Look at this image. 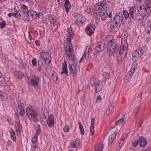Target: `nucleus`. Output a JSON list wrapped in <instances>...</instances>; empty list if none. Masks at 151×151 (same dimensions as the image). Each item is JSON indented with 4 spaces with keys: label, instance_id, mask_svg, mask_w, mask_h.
Segmentation results:
<instances>
[{
    "label": "nucleus",
    "instance_id": "f03ea898",
    "mask_svg": "<svg viewBox=\"0 0 151 151\" xmlns=\"http://www.w3.org/2000/svg\"><path fill=\"white\" fill-rule=\"evenodd\" d=\"M26 113L29 119L32 122H37L40 119L41 116L36 111L34 110L31 106H28L26 109Z\"/></svg>",
    "mask_w": 151,
    "mask_h": 151
},
{
    "label": "nucleus",
    "instance_id": "c03bdc74",
    "mask_svg": "<svg viewBox=\"0 0 151 151\" xmlns=\"http://www.w3.org/2000/svg\"><path fill=\"white\" fill-rule=\"evenodd\" d=\"M146 8L147 9L151 8V1L150 0H146L145 1Z\"/></svg>",
    "mask_w": 151,
    "mask_h": 151
},
{
    "label": "nucleus",
    "instance_id": "ea45409f",
    "mask_svg": "<svg viewBox=\"0 0 151 151\" xmlns=\"http://www.w3.org/2000/svg\"><path fill=\"white\" fill-rule=\"evenodd\" d=\"M48 19L52 23L54 24L56 22V19L53 15H50L48 17Z\"/></svg>",
    "mask_w": 151,
    "mask_h": 151
},
{
    "label": "nucleus",
    "instance_id": "3c124183",
    "mask_svg": "<svg viewBox=\"0 0 151 151\" xmlns=\"http://www.w3.org/2000/svg\"><path fill=\"white\" fill-rule=\"evenodd\" d=\"M65 47L73 48L71 42H65L64 45Z\"/></svg>",
    "mask_w": 151,
    "mask_h": 151
},
{
    "label": "nucleus",
    "instance_id": "e433bc0d",
    "mask_svg": "<svg viewBox=\"0 0 151 151\" xmlns=\"http://www.w3.org/2000/svg\"><path fill=\"white\" fill-rule=\"evenodd\" d=\"M96 78L94 77H92L91 78L90 83L91 85L94 86L96 85Z\"/></svg>",
    "mask_w": 151,
    "mask_h": 151
},
{
    "label": "nucleus",
    "instance_id": "c9c22d12",
    "mask_svg": "<svg viewBox=\"0 0 151 151\" xmlns=\"http://www.w3.org/2000/svg\"><path fill=\"white\" fill-rule=\"evenodd\" d=\"M89 53L88 52H84L83 55L84 56V58H85V61L86 62H89L90 61L91 59L89 56Z\"/></svg>",
    "mask_w": 151,
    "mask_h": 151
},
{
    "label": "nucleus",
    "instance_id": "603ef678",
    "mask_svg": "<svg viewBox=\"0 0 151 151\" xmlns=\"http://www.w3.org/2000/svg\"><path fill=\"white\" fill-rule=\"evenodd\" d=\"M70 70L71 73L73 74V76H75L76 74V69L73 70L72 67H70Z\"/></svg>",
    "mask_w": 151,
    "mask_h": 151
},
{
    "label": "nucleus",
    "instance_id": "2eb2a0df",
    "mask_svg": "<svg viewBox=\"0 0 151 151\" xmlns=\"http://www.w3.org/2000/svg\"><path fill=\"white\" fill-rule=\"evenodd\" d=\"M104 46L103 44L98 45L95 49V52L97 54L99 53L105 49Z\"/></svg>",
    "mask_w": 151,
    "mask_h": 151
},
{
    "label": "nucleus",
    "instance_id": "f257e3e1",
    "mask_svg": "<svg viewBox=\"0 0 151 151\" xmlns=\"http://www.w3.org/2000/svg\"><path fill=\"white\" fill-rule=\"evenodd\" d=\"M107 40L109 42L108 45V54L110 56H112L116 49L117 43L115 40L113 39V37L111 35L107 37Z\"/></svg>",
    "mask_w": 151,
    "mask_h": 151
},
{
    "label": "nucleus",
    "instance_id": "4d7b16f0",
    "mask_svg": "<svg viewBox=\"0 0 151 151\" xmlns=\"http://www.w3.org/2000/svg\"><path fill=\"white\" fill-rule=\"evenodd\" d=\"M12 10H14L15 11V13H14V12L11 13L12 15L16 16L18 12L17 11V9L16 8H13L12 9Z\"/></svg>",
    "mask_w": 151,
    "mask_h": 151
},
{
    "label": "nucleus",
    "instance_id": "a878e982",
    "mask_svg": "<svg viewBox=\"0 0 151 151\" xmlns=\"http://www.w3.org/2000/svg\"><path fill=\"white\" fill-rule=\"evenodd\" d=\"M9 133L10 137L12 141L15 142L16 141V137L14 132L12 129H11L9 131Z\"/></svg>",
    "mask_w": 151,
    "mask_h": 151
},
{
    "label": "nucleus",
    "instance_id": "5fc2aeb1",
    "mask_svg": "<svg viewBox=\"0 0 151 151\" xmlns=\"http://www.w3.org/2000/svg\"><path fill=\"white\" fill-rule=\"evenodd\" d=\"M138 142H139L138 139L134 140L133 143V146L134 147H136L137 146Z\"/></svg>",
    "mask_w": 151,
    "mask_h": 151
},
{
    "label": "nucleus",
    "instance_id": "2f4dec72",
    "mask_svg": "<svg viewBox=\"0 0 151 151\" xmlns=\"http://www.w3.org/2000/svg\"><path fill=\"white\" fill-rule=\"evenodd\" d=\"M127 56L122 54H119L117 57V60L118 62H122L126 58Z\"/></svg>",
    "mask_w": 151,
    "mask_h": 151
},
{
    "label": "nucleus",
    "instance_id": "f3484780",
    "mask_svg": "<svg viewBox=\"0 0 151 151\" xmlns=\"http://www.w3.org/2000/svg\"><path fill=\"white\" fill-rule=\"evenodd\" d=\"M95 25H92L86 28V32L88 35L90 36L93 34L95 30Z\"/></svg>",
    "mask_w": 151,
    "mask_h": 151
},
{
    "label": "nucleus",
    "instance_id": "a18cd8bd",
    "mask_svg": "<svg viewBox=\"0 0 151 151\" xmlns=\"http://www.w3.org/2000/svg\"><path fill=\"white\" fill-rule=\"evenodd\" d=\"M21 9L23 10V12L24 13H27L28 9L26 5H22L21 7Z\"/></svg>",
    "mask_w": 151,
    "mask_h": 151
},
{
    "label": "nucleus",
    "instance_id": "f704fd0d",
    "mask_svg": "<svg viewBox=\"0 0 151 151\" xmlns=\"http://www.w3.org/2000/svg\"><path fill=\"white\" fill-rule=\"evenodd\" d=\"M147 29L146 31L147 33L148 34L151 32V21L149 22L146 26Z\"/></svg>",
    "mask_w": 151,
    "mask_h": 151
},
{
    "label": "nucleus",
    "instance_id": "58836bf2",
    "mask_svg": "<svg viewBox=\"0 0 151 151\" xmlns=\"http://www.w3.org/2000/svg\"><path fill=\"white\" fill-rule=\"evenodd\" d=\"M78 124L79 127V129L81 132V135H83L84 134V130L81 123L80 122H78Z\"/></svg>",
    "mask_w": 151,
    "mask_h": 151
},
{
    "label": "nucleus",
    "instance_id": "5701e85b",
    "mask_svg": "<svg viewBox=\"0 0 151 151\" xmlns=\"http://www.w3.org/2000/svg\"><path fill=\"white\" fill-rule=\"evenodd\" d=\"M27 14L29 17L33 19H35L37 17V13L33 10H31L27 12Z\"/></svg>",
    "mask_w": 151,
    "mask_h": 151
},
{
    "label": "nucleus",
    "instance_id": "ddd939ff",
    "mask_svg": "<svg viewBox=\"0 0 151 151\" xmlns=\"http://www.w3.org/2000/svg\"><path fill=\"white\" fill-rule=\"evenodd\" d=\"M18 103V107L20 110L19 114L22 116H23L25 114V111L24 110V104L21 102L20 101H17Z\"/></svg>",
    "mask_w": 151,
    "mask_h": 151
},
{
    "label": "nucleus",
    "instance_id": "6e6552de",
    "mask_svg": "<svg viewBox=\"0 0 151 151\" xmlns=\"http://www.w3.org/2000/svg\"><path fill=\"white\" fill-rule=\"evenodd\" d=\"M41 57L46 63H50L51 61L50 55L46 52H42L41 54Z\"/></svg>",
    "mask_w": 151,
    "mask_h": 151
},
{
    "label": "nucleus",
    "instance_id": "4be33fe9",
    "mask_svg": "<svg viewBox=\"0 0 151 151\" xmlns=\"http://www.w3.org/2000/svg\"><path fill=\"white\" fill-rule=\"evenodd\" d=\"M48 125L49 127H52L54 124V118L50 115L47 120Z\"/></svg>",
    "mask_w": 151,
    "mask_h": 151
},
{
    "label": "nucleus",
    "instance_id": "412c9836",
    "mask_svg": "<svg viewBox=\"0 0 151 151\" xmlns=\"http://www.w3.org/2000/svg\"><path fill=\"white\" fill-rule=\"evenodd\" d=\"M15 128L16 131L17 132H20L22 130V126L20 124L19 120H17L15 122Z\"/></svg>",
    "mask_w": 151,
    "mask_h": 151
},
{
    "label": "nucleus",
    "instance_id": "6e6d98bb",
    "mask_svg": "<svg viewBox=\"0 0 151 151\" xmlns=\"http://www.w3.org/2000/svg\"><path fill=\"white\" fill-rule=\"evenodd\" d=\"M85 11L88 13H90L92 12V10L89 7H87L85 9Z\"/></svg>",
    "mask_w": 151,
    "mask_h": 151
},
{
    "label": "nucleus",
    "instance_id": "a211bd4d",
    "mask_svg": "<svg viewBox=\"0 0 151 151\" xmlns=\"http://www.w3.org/2000/svg\"><path fill=\"white\" fill-rule=\"evenodd\" d=\"M14 77L17 79H21L24 76V74L20 71H14Z\"/></svg>",
    "mask_w": 151,
    "mask_h": 151
},
{
    "label": "nucleus",
    "instance_id": "052dcab7",
    "mask_svg": "<svg viewBox=\"0 0 151 151\" xmlns=\"http://www.w3.org/2000/svg\"><path fill=\"white\" fill-rule=\"evenodd\" d=\"M32 65L33 66H36L37 65L36 59L35 58H34L32 60Z\"/></svg>",
    "mask_w": 151,
    "mask_h": 151
},
{
    "label": "nucleus",
    "instance_id": "49530a36",
    "mask_svg": "<svg viewBox=\"0 0 151 151\" xmlns=\"http://www.w3.org/2000/svg\"><path fill=\"white\" fill-rule=\"evenodd\" d=\"M122 146V144H121V142H119L117 144V146L115 150L116 151H119Z\"/></svg>",
    "mask_w": 151,
    "mask_h": 151
},
{
    "label": "nucleus",
    "instance_id": "6ab92c4d",
    "mask_svg": "<svg viewBox=\"0 0 151 151\" xmlns=\"http://www.w3.org/2000/svg\"><path fill=\"white\" fill-rule=\"evenodd\" d=\"M139 142L141 147H145L147 144L146 139L143 137H139L138 139Z\"/></svg>",
    "mask_w": 151,
    "mask_h": 151
},
{
    "label": "nucleus",
    "instance_id": "7c9ffc66",
    "mask_svg": "<svg viewBox=\"0 0 151 151\" xmlns=\"http://www.w3.org/2000/svg\"><path fill=\"white\" fill-rule=\"evenodd\" d=\"M128 36V34L126 31H123L122 35V40H121V43H123V41H124L126 43H127V40Z\"/></svg>",
    "mask_w": 151,
    "mask_h": 151
},
{
    "label": "nucleus",
    "instance_id": "1a4fd4ad",
    "mask_svg": "<svg viewBox=\"0 0 151 151\" xmlns=\"http://www.w3.org/2000/svg\"><path fill=\"white\" fill-rule=\"evenodd\" d=\"M75 23L76 25L80 26L83 24V20L82 15L77 14L75 15Z\"/></svg>",
    "mask_w": 151,
    "mask_h": 151
},
{
    "label": "nucleus",
    "instance_id": "cd10ccee",
    "mask_svg": "<svg viewBox=\"0 0 151 151\" xmlns=\"http://www.w3.org/2000/svg\"><path fill=\"white\" fill-rule=\"evenodd\" d=\"M101 12V18L102 20H105L108 16L107 11H99L98 12L99 14V12Z\"/></svg>",
    "mask_w": 151,
    "mask_h": 151
},
{
    "label": "nucleus",
    "instance_id": "a19ab883",
    "mask_svg": "<svg viewBox=\"0 0 151 151\" xmlns=\"http://www.w3.org/2000/svg\"><path fill=\"white\" fill-rule=\"evenodd\" d=\"M111 77L110 73H105L103 75V78L105 80L109 79Z\"/></svg>",
    "mask_w": 151,
    "mask_h": 151
},
{
    "label": "nucleus",
    "instance_id": "4468645a",
    "mask_svg": "<svg viewBox=\"0 0 151 151\" xmlns=\"http://www.w3.org/2000/svg\"><path fill=\"white\" fill-rule=\"evenodd\" d=\"M122 14L121 12H119L116 14L114 16V20L115 21L114 22L116 23H120V21L122 19Z\"/></svg>",
    "mask_w": 151,
    "mask_h": 151
},
{
    "label": "nucleus",
    "instance_id": "09e8293b",
    "mask_svg": "<svg viewBox=\"0 0 151 151\" xmlns=\"http://www.w3.org/2000/svg\"><path fill=\"white\" fill-rule=\"evenodd\" d=\"M63 130L65 132H68L70 131V127L68 124L65 125L63 128Z\"/></svg>",
    "mask_w": 151,
    "mask_h": 151
},
{
    "label": "nucleus",
    "instance_id": "c85d7f7f",
    "mask_svg": "<svg viewBox=\"0 0 151 151\" xmlns=\"http://www.w3.org/2000/svg\"><path fill=\"white\" fill-rule=\"evenodd\" d=\"M65 2L64 4L65 9L67 13L69 12V9L71 8L70 4L69 1V0H65Z\"/></svg>",
    "mask_w": 151,
    "mask_h": 151
},
{
    "label": "nucleus",
    "instance_id": "423d86ee",
    "mask_svg": "<svg viewBox=\"0 0 151 151\" xmlns=\"http://www.w3.org/2000/svg\"><path fill=\"white\" fill-rule=\"evenodd\" d=\"M39 81V79L37 77L34 75H32L28 78V83L29 85L34 86L38 85Z\"/></svg>",
    "mask_w": 151,
    "mask_h": 151
},
{
    "label": "nucleus",
    "instance_id": "338daca9",
    "mask_svg": "<svg viewBox=\"0 0 151 151\" xmlns=\"http://www.w3.org/2000/svg\"><path fill=\"white\" fill-rule=\"evenodd\" d=\"M7 121L9 123L10 125H12L13 124L12 122H11V119H10L7 118Z\"/></svg>",
    "mask_w": 151,
    "mask_h": 151
},
{
    "label": "nucleus",
    "instance_id": "7ed1b4c3",
    "mask_svg": "<svg viewBox=\"0 0 151 151\" xmlns=\"http://www.w3.org/2000/svg\"><path fill=\"white\" fill-rule=\"evenodd\" d=\"M109 7L106 1L104 0H99V2L97 3L94 8L95 12L98 11H107Z\"/></svg>",
    "mask_w": 151,
    "mask_h": 151
},
{
    "label": "nucleus",
    "instance_id": "393cba45",
    "mask_svg": "<svg viewBox=\"0 0 151 151\" xmlns=\"http://www.w3.org/2000/svg\"><path fill=\"white\" fill-rule=\"evenodd\" d=\"M95 124V118H92L91 119V125L90 127V133L92 135L94 134L95 132L94 125Z\"/></svg>",
    "mask_w": 151,
    "mask_h": 151
},
{
    "label": "nucleus",
    "instance_id": "0eeeda50",
    "mask_svg": "<svg viewBox=\"0 0 151 151\" xmlns=\"http://www.w3.org/2000/svg\"><path fill=\"white\" fill-rule=\"evenodd\" d=\"M123 43H121L120 50L119 52V54H122L124 55L127 56L128 50L127 44V43H126L124 41H123Z\"/></svg>",
    "mask_w": 151,
    "mask_h": 151
},
{
    "label": "nucleus",
    "instance_id": "9d476101",
    "mask_svg": "<svg viewBox=\"0 0 151 151\" xmlns=\"http://www.w3.org/2000/svg\"><path fill=\"white\" fill-rule=\"evenodd\" d=\"M139 14L142 17H144L146 14L147 10L146 6L144 5H140L138 8Z\"/></svg>",
    "mask_w": 151,
    "mask_h": 151
},
{
    "label": "nucleus",
    "instance_id": "dca6fc26",
    "mask_svg": "<svg viewBox=\"0 0 151 151\" xmlns=\"http://www.w3.org/2000/svg\"><path fill=\"white\" fill-rule=\"evenodd\" d=\"M118 130L117 127L116 126H113L108 132L109 135L114 136H116L118 133Z\"/></svg>",
    "mask_w": 151,
    "mask_h": 151
},
{
    "label": "nucleus",
    "instance_id": "13d9d810",
    "mask_svg": "<svg viewBox=\"0 0 151 151\" xmlns=\"http://www.w3.org/2000/svg\"><path fill=\"white\" fill-rule=\"evenodd\" d=\"M68 38L66 40V41L65 42H71V38H72V36L70 35H69L68 36Z\"/></svg>",
    "mask_w": 151,
    "mask_h": 151
},
{
    "label": "nucleus",
    "instance_id": "9b49d317",
    "mask_svg": "<svg viewBox=\"0 0 151 151\" xmlns=\"http://www.w3.org/2000/svg\"><path fill=\"white\" fill-rule=\"evenodd\" d=\"M120 25V23H116L115 22H112L111 24L110 30L112 32H115L119 29Z\"/></svg>",
    "mask_w": 151,
    "mask_h": 151
},
{
    "label": "nucleus",
    "instance_id": "79ce46f5",
    "mask_svg": "<svg viewBox=\"0 0 151 151\" xmlns=\"http://www.w3.org/2000/svg\"><path fill=\"white\" fill-rule=\"evenodd\" d=\"M103 149V145L101 144L94 149V151H102Z\"/></svg>",
    "mask_w": 151,
    "mask_h": 151
},
{
    "label": "nucleus",
    "instance_id": "c756f323",
    "mask_svg": "<svg viewBox=\"0 0 151 151\" xmlns=\"http://www.w3.org/2000/svg\"><path fill=\"white\" fill-rule=\"evenodd\" d=\"M79 145V140L78 139H76L71 143V147L72 148L77 147Z\"/></svg>",
    "mask_w": 151,
    "mask_h": 151
},
{
    "label": "nucleus",
    "instance_id": "72a5a7b5",
    "mask_svg": "<svg viewBox=\"0 0 151 151\" xmlns=\"http://www.w3.org/2000/svg\"><path fill=\"white\" fill-rule=\"evenodd\" d=\"M72 52H70L69 53H67L66 54V55H67V57L68 58V59L69 60L74 61L75 60V56L73 54H72Z\"/></svg>",
    "mask_w": 151,
    "mask_h": 151
},
{
    "label": "nucleus",
    "instance_id": "aec40b11",
    "mask_svg": "<svg viewBox=\"0 0 151 151\" xmlns=\"http://www.w3.org/2000/svg\"><path fill=\"white\" fill-rule=\"evenodd\" d=\"M136 10L135 6L130 7L129 9V19H133L134 17V11Z\"/></svg>",
    "mask_w": 151,
    "mask_h": 151
},
{
    "label": "nucleus",
    "instance_id": "20e7f679",
    "mask_svg": "<svg viewBox=\"0 0 151 151\" xmlns=\"http://www.w3.org/2000/svg\"><path fill=\"white\" fill-rule=\"evenodd\" d=\"M147 47L146 46H143L138 50L133 52L132 56L135 61L137 60L147 50Z\"/></svg>",
    "mask_w": 151,
    "mask_h": 151
},
{
    "label": "nucleus",
    "instance_id": "bb28decb",
    "mask_svg": "<svg viewBox=\"0 0 151 151\" xmlns=\"http://www.w3.org/2000/svg\"><path fill=\"white\" fill-rule=\"evenodd\" d=\"M96 92L100 91L102 88V83L101 81H98L96 84Z\"/></svg>",
    "mask_w": 151,
    "mask_h": 151
},
{
    "label": "nucleus",
    "instance_id": "0e129e2a",
    "mask_svg": "<svg viewBox=\"0 0 151 151\" xmlns=\"http://www.w3.org/2000/svg\"><path fill=\"white\" fill-rule=\"evenodd\" d=\"M37 17L39 18H41L42 17L43 14L42 12H39L38 14L37 13Z\"/></svg>",
    "mask_w": 151,
    "mask_h": 151
},
{
    "label": "nucleus",
    "instance_id": "473e14b6",
    "mask_svg": "<svg viewBox=\"0 0 151 151\" xmlns=\"http://www.w3.org/2000/svg\"><path fill=\"white\" fill-rule=\"evenodd\" d=\"M37 137L35 136L33 137L32 139V142L33 145V147L35 149L37 146Z\"/></svg>",
    "mask_w": 151,
    "mask_h": 151
},
{
    "label": "nucleus",
    "instance_id": "4c0bfd02",
    "mask_svg": "<svg viewBox=\"0 0 151 151\" xmlns=\"http://www.w3.org/2000/svg\"><path fill=\"white\" fill-rule=\"evenodd\" d=\"M116 136H115V135L114 136H111L109 135V137L108 138V145L109 146L110 145H111L113 140H114L115 137Z\"/></svg>",
    "mask_w": 151,
    "mask_h": 151
},
{
    "label": "nucleus",
    "instance_id": "39448f33",
    "mask_svg": "<svg viewBox=\"0 0 151 151\" xmlns=\"http://www.w3.org/2000/svg\"><path fill=\"white\" fill-rule=\"evenodd\" d=\"M135 69L136 67L135 65H132L130 70L124 78V81L125 83H126L130 81Z\"/></svg>",
    "mask_w": 151,
    "mask_h": 151
},
{
    "label": "nucleus",
    "instance_id": "f8f14e48",
    "mask_svg": "<svg viewBox=\"0 0 151 151\" xmlns=\"http://www.w3.org/2000/svg\"><path fill=\"white\" fill-rule=\"evenodd\" d=\"M2 74L0 75V85L3 86L9 87L10 84V82L9 80L6 81L4 77H2Z\"/></svg>",
    "mask_w": 151,
    "mask_h": 151
},
{
    "label": "nucleus",
    "instance_id": "b1692460",
    "mask_svg": "<svg viewBox=\"0 0 151 151\" xmlns=\"http://www.w3.org/2000/svg\"><path fill=\"white\" fill-rule=\"evenodd\" d=\"M65 73L66 76H68V72L67 68V63L66 61H64L63 64V72L62 74Z\"/></svg>",
    "mask_w": 151,
    "mask_h": 151
},
{
    "label": "nucleus",
    "instance_id": "69168bd1",
    "mask_svg": "<svg viewBox=\"0 0 151 151\" xmlns=\"http://www.w3.org/2000/svg\"><path fill=\"white\" fill-rule=\"evenodd\" d=\"M7 145H8L13 146V143L11 141H8L7 142Z\"/></svg>",
    "mask_w": 151,
    "mask_h": 151
},
{
    "label": "nucleus",
    "instance_id": "e2e57ef3",
    "mask_svg": "<svg viewBox=\"0 0 151 151\" xmlns=\"http://www.w3.org/2000/svg\"><path fill=\"white\" fill-rule=\"evenodd\" d=\"M5 22L4 21L1 23L0 27L1 28H3L5 26Z\"/></svg>",
    "mask_w": 151,
    "mask_h": 151
},
{
    "label": "nucleus",
    "instance_id": "de8ad7c7",
    "mask_svg": "<svg viewBox=\"0 0 151 151\" xmlns=\"http://www.w3.org/2000/svg\"><path fill=\"white\" fill-rule=\"evenodd\" d=\"M123 14L125 19H127L128 17L129 18V15L128 12L125 10H123Z\"/></svg>",
    "mask_w": 151,
    "mask_h": 151
},
{
    "label": "nucleus",
    "instance_id": "774afa93",
    "mask_svg": "<svg viewBox=\"0 0 151 151\" xmlns=\"http://www.w3.org/2000/svg\"><path fill=\"white\" fill-rule=\"evenodd\" d=\"M35 43L36 45L38 46H39L40 45V42L37 40L35 41Z\"/></svg>",
    "mask_w": 151,
    "mask_h": 151
},
{
    "label": "nucleus",
    "instance_id": "864d4df0",
    "mask_svg": "<svg viewBox=\"0 0 151 151\" xmlns=\"http://www.w3.org/2000/svg\"><path fill=\"white\" fill-rule=\"evenodd\" d=\"M68 32L70 35L72 36L74 32L72 29L71 26H70V28L68 29Z\"/></svg>",
    "mask_w": 151,
    "mask_h": 151
},
{
    "label": "nucleus",
    "instance_id": "8fccbe9b",
    "mask_svg": "<svg viewBox=\"0 0 151 151\" xmlns=\"http://www.w3.org/2000/svg\"><path fill=\"white\" fill-rule=\"evenodd\" d=\"M41 133V129L40 128H37L36 130L34 136L37 137Z\"/></svg>",
    "mask_w": 151,
    "mask_h": 151
},
{
    "label": "nucleus",
    "instance_id": "680f3d73",
    "mask_svg": "<svg viewBox=\"0 0 151 151\" xmlns=\"http://www.w3.org/2000/svg\"><path fill=\"white\" fill-rule=\"evenodd\" d=\"M102 100V98L100 96H99L96 99V102L97 103L100 102Z\"/></svg>",
    "mask_w": 151,
    "mask_h": 151
},
{
    "label": "nucleus",
    "instance_id": "bf43d9fd",
    "mask_svg": "<svg viewBox=\"0 0 151 151\" xmlns=\"http://www.w3.org/2000/svg\"><path fill=\"white\" fill-rule=\"evenodd\" d=\"M65 50L68 52H72V51H73V48H69V47H65Z\"/></svg>",
    "mask_w": 151,
    "mask_h": 151
},
{
    "label": "nucleus",
    "instance_id": "37998d69",
    "mask_svg": "<svg viewBox=\"0 0 151 151\" xmlns=\"http://www.w3.org/2000/svg\"><path fill=\"white\" fill-rule=\"evenodd\" d=\"M124 116H123L121 118H120L119 120H118L117 122L116 123V125H120L122 124L124 121Z\"/></svg>",
    "mask_w": 151,
    "mask_h": 151
}]
</instances>
